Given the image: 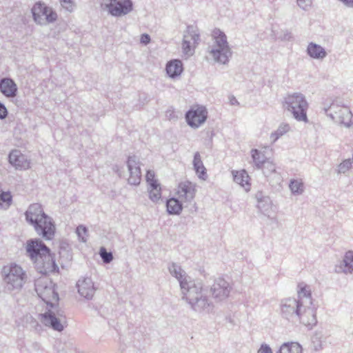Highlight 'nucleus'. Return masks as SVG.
Returning <instances> with one entry per match:
<instances>
[{"label":"nucleus","instance_id":"32","mask_svg":"<svg viewBox=\"0 0 353 353\" xmlns=\"http://www.w3.org/2000/svg\"><path fill=\"white\" fill-rule=\"evenodd\" d=\"M12 201V196L10 192L0 191V205L8 207Z\"/></svg>","mask_w":353,"mask_h":353},{"label":"nucleus","instance_id":"20","mask_svg":"<svg viewBox=\"0 0 353 353\" xmlns=\"http://www.w3.org/2000/svg\"><path fill=\"white\" fill-rule=\"evenodd\" d=\"M1 92L8 97H13L16 95L17 87L13 80L6 78L0 82Z\"/></svg>","mask_w":353,"mask_h":353},{"label":"nucleus","instance_id":"39","mask_svg":"<svg viewBox=\"0 0 353 353\" xmlns=\"http://www.w3.org/2000/svg\"><path fill=\"white\" fill-rule=\"evenodd\" d=\"M311 2V0H297L298 5L303 9H305L308 6H310Z\"/></svg>","mask_w":353,"mask_h":353},{"label":"nucleus","instance_id":"7","mask_svg":"<svg viewBox=\"0 0 353 353\" xmlns=\"http://www.w3.org/2000/svg\"><path fill=\"white\" fill-rule=\"evenodd\" d=\"M35 290L41 299L53 307L59 302V295L54 289V286L50 283L48 285L46 281L39 279L35 285Z\"/></svg>","mask_w":353,"mask_h":353},{"label":"nucleus","instance_id":"35","mask_svg":"<svg viewBox=\"0 0 353 353\" xmlns=\"http://www.w3.org/2000/svg\"><path fill=\"white\" fill-rule=\"evenodd\" d=\"M77 234L83 241H86L88 236V230L85 226L79 225L77 228Z\"/></svg>","mask_w":353,"mask_h":353},{"label":"nucleus","instance_id":"16","mask_svg":"<svg viewBox=\"0 0 353 353\" xmlns=\"http://www.w3.org/2000/svg\"><path fill=\"white\" fill-rule=\"evenodd\" d=\"M9 162L16 168L28 170L30 168V161L19 150H12L9 155Z\"/></svg>","mask_w":353,"mask_h":353},{"label":"nucleus","instance_id":"19","mask_svg":"<svg viewBox=\"0 0 353 353\" xmlns=\"http://www.w3.org/2000/svg\"><path fill=\"white\" fill-rule=\"evenodd\" d=\"M78 292L85 298H90L93 296L94 288L93 282L90 279H83L77 283Z\"/></svg>","mask_w":353,"mask_h":353},{"label":"nucleus","instance_id":"36","mask_svg":"<svg viewBox=\"0 0 353 353\" xmlns=\"http://www.w3.org/2000/svg\"><path fill=\"white\" fill-rule=\"evenodd\" d=\"M252 157L254 161L259 165L260 163H263V161L261 159V154L257 150H252Z\"/></svg>","mask_w":353,"mask_h":353},{"label":"nucleus","instance_id":"3","mask_svg":"<svg viewBox=\"0 0 353 353\" xmlns=\"http://www.w3.org/2000/svg\"><path fill=\"white\" fill-rule=\"evenodd\" d=\"M283 107L291 112L297 121L308 122L307 117L308 103L302 94L293 93L288 94L284 99Z\"/></svg>","mask_w":353,"mask_h":353},{"label":"nucleus","instance_id":"33","mask_svg":"<svg viewBox=\"0 0 353 353\" xmlns=\"http://www.w3.org/2000/svg\"><path fill=\"white\" fill-rule=\"evenodd\" d=\"M352 168V161L350 159L344 160L338 166L337 172L339 174H345Z\"/></svg>","mask_w":353,"mask_h":353},{"label":"nucleus","instance_id":"27","mask_svg":"<svg viewBox=\"0 0 353 353\" xmlns=\"http://www.w3.org/2000/svg\"><path fill=\"white\" fill-rule=\"evenodd\" d=\"M161 185L148 187V192L149 198L153 202H157L161 198Z\"/></svg>","mask_w":353,"mask_h":353},{"label":"nucleus","instance_id":"14","mask_svg":"<svg viewBox=\"0 0 353 353\" xmlns=\"http://www.w3.org/2000/svg\"><path fill=\"white\" fill-rule=\"evenodd\" d=\"M26 252L30 259L34 261L48 253L50 250L39 239H30L26 243Z\"/></svg>","mask_w":353,"mask_h":353},{"label":"nucleus","instance_id":"5","mask_svg":"<svg viewBox=\"0 0 353 353\" xmlns=\"http://www.w3.org/2000/svg\"><path fill=\"white\" fill-rule=\"evenodd\" d=\"M4 281L8 288L20 289L26 281V275L22 268L17 265H10L3 268Z\"/></svg>","mask_w":353,"mask_h":353},{"label":"nucleus","instance_id":"8","mask_svg":"<svg viewBox=\"0 0 353 353\" xmlns=\"http://www.w3.org/2000/svg\"><path fill=\"white\" fill-rule=\"evenodd\" d=\"M32 13L34 21L40 25L54 22L57 18L52 8L41 3H37L33 6Z\"/></svg>","mask_w":353,"mask_h":353},{"label":"nucleus","instance_id":"6","mask_svg":"<svg viewBox=\"0 0 353 353\" xmlns=\"http://www.w3.org/2000/svg\"><path fill=\"white\" fill-rule=\"evenodd\" d=\"M199 34L196 27L188 26L181 43L182 57L188 58L193 55L199 43Z\"/></svg>","mask_w":353,"mask_h":353},{"label":"nucleus","instance_id":"43","mask_svg":"<svg viewBox=\"0 0 353 353\" xmlns=\"http://www.w3.org/2000/svg\"><path fill=\"white\" fill-rule=\"evenodd\" d=\"M166 114L170 119L175 117L174 112L172 110H168Z\"/></svg>","mask_w":353,"mask_h":353},{"label":"nucleus","instance_id":"29","mask_svg":"<svg viewBox=\"0 0 353 353\" xmlns=\"http://www.w3.org/2000/svg\"><path fill=\"white\" fill-rule=\"evenodd\" d=\"M290 188L294 194H301L303 192V183L301 180H292L290 183Z\"/></svg>","mask_w":353,"mask_h":353},{"label":"nucleus","instance_id":"38","mask_svg":"<svg viewBox=\"0 0 353 353\" xmlns=\"http://www.w3.org/2000/svg\"><path fill=\"white\" fill-rule=\"evenodd\" d=\"M179 271H181V270H179ZM174 273H175V276L180 281V284H181V286L182 288H186V285H187V283L184 281V279H183V275L181 273V272H176V270H174Z\"/></svg>","mask_w":353,"mask_h":353},{"label":"nucleus","instance_id":"37","mask_svg":"<svg viewBox=\"0 0 353 353\" xmlns=\"http://www.w3.org/2000/svg\"><path fill=\"white\" fill-rule=\"evenodd\" d=\"M62 6L68 10H72L74 6L73 0H60Z\"/></svg>","mask_w":353,"mask_h":353},{"label":"nucleus","instance_id":"9","mask_svg":"<svg viewBox=\"0 0 353 353\" xmlns=\"http://www.w3.org/2000/svg\"><path fill=\"white\" fill-rule=\"evenodd\" d=\"M208 118V111L203 105H192L185 114L187 123L192 128H197L203 124Z\"/></svg>","mask_w":353,"mask_h":353},{"label":"nucleus","instance_id":"18","mask_svg":"<svg viewBox=\"0 0 353 353\" xmlns=\"http://www.w3.org/2000/svg\"><path fill=\"white\" fill-rule=\"evenodd\" d=\"M212 295L214 298L223 299L229 296L228 284L223 279L216 281L212 288Z\"/></svg>","mask_w":353,"mask_h":353},{"label":"nucleus","instance_id":"28","mask_svg":"<svg viewBox=\"0 0 353 353\" xmlns=\"http://www.w3.org/2000/svg\"><path fill=\"white\" fill-rule=\"evenodd\" d=\"M145 181L148 185V187L154 186L157 185H161L157 179L156 174L153 170H148L145 175Z\"/></svg>","mask_w":353,"mask_h":353},{"label":"nucleus","instance_id":"15","mask_svg":"<svg viewBox=\"0 0 353 353\" xmlns=\"http://www.w3.org/2000/svg\"><path fill=\"white\" fill-rule=\"evenodd\" d=\"M39 320L44 325L51 327L59 332L63 330L66 322L65 319H59L50 312L40 314Z\"/></svg>","mask_w":353,"mask_h":353},{"label":"nucleus","instance_id":"40","mask_svg":"<svg viewBox=\"0 0 353 353\" xmlns=\"http://www.w3.org/2000/svg\"><path fill=\"white\" fill-rule=\"evenodd\" d=\"M257 353H272L271 348L267 345H262Z\"/></svg>","mask_w":353,"mask_h":353},{"label":"nucleus","instance_id":"4","mask_svg":"<svg viewBox=\"0 0 353 353\" xmlns=\"http://www.w3.org/2000/svg\"><path fill=\"white\" fill-rule=\"evenodd\" d=\"M212 37L214 41V47L210 53L214 61L225 63L231 54L226 35L219 29L215 28L212 32Z\"/></svg>","mask_w":353,"mask_h":353},{"label":"nucleus","instance_id":"11","mask_svg":"<svg viewBox=\"0 0 353 353\" xmlns=\"http://www.w3.org/2000/svg\"><path fill=\"white\" fill-rule=\"evenodd\" d=\"M196 183L185 180L179 182L176 188V195L181 202H191L196 194Z\"/></svg>","mask_w":353,"mask_h":353},{"label":"nucleus","instance_id":"24","mask_svg":"<svg viewBox=\"0 0 353 353\" xmlns=\"http://www.w3.org/2000/svg\"><path fill=\"white\" fill-rule=\"evenodd\" d=\"M276 353H303V348L297 342H287L281 345Z\"/></svg>","mask_w":353,"mask_h":353},{"label":"nucleus","instance_id":"30","mask_svg":"<svg viewBox=\"0 0 353 353\" xmlns=\"http://www.w3.org/2000/svg\"><path fill=\"white\" fill-rule=\"evenodd\" d=\"M290 130V127L289 124L284 123L281 124L277 130L272 134V139L275 141L278 139L280 137L288 132Z\"/></svg>","mask_w":353,"mask_h":353},{"label":"nucleus","instance_id":"17","mask_svg":"<svg viewBox=\"0 0 353 353\" xmlns=\"http://www.w3.org/2000/svg\"><path fill=\"white\" fill-rule=\"evenodd\" d=\"M130 176L128 177V183L132 185H138L141 182V172L138 166V163L134 158H129L128 161Z\"/></svg>","mask_w":353,"mask_h":353},{"label":"nucleus","instance_id":"22","mask_svg":"<svg viewBox=\"0 0 353 353\" xmlns=\"http://www.w3.org/2000/svg\"><path fill=\"white\" fill-rule=\"evenodd\" d=\"M166 72L169 77L174 78L179 76L183 70V63L180 60L173 59L166 65Z\"/></svg>","mask_w":353,"mask_h":353},{"label":"nucleus","instance_id":"31","mask_svg":"<svg viewBox=\"0 0 353 353\" xmlns=\"http://www.w3.org/2000/svg\"><path fill=\"white\" fill-rule=\"evenodd\" d=\"M343 262L346 268L345 271L351 272L353 270V252L348 251L345 253Z\"/></svg>","mask_w":353,"mask_h":353},{"label":"nucleus","instance_id":"25","mask_svg":"<svg viewBox=\"0 0 353 353\" xmlns=\"http://www.w3.org/2000/svg\"><path fill=\"white\" fill-rule=\"evenodd\" d=\"M167 211L170 214H179L183 210L181 202L175 198L168 199L166 203Z\"/></svg>","mask_w":353,"mask_h":353},{"label":"nucleus","instance_id":"10","mask_svg":"<svg viewBox=\"0 0 353 353\" xmlns=\"http://www.w3.org/2000/svg\"><path fill=\"white\" fill-rule=\"evenodd\" d=\"M105 5L109 13L115 17L125 15L133 9L131 0H105Z\"/></svg>","mask_w":353,"mask_h":353},{"label":"nucleus","instance_id":"42","mask_svg":"<svg viewBox=\"0 0 353 353\" xmlns=\"http://www.w3.org/2000/svg\"><path fill=\"white\" fill-rule=\"evenodd\" d=\"M150 41V36L147 34H142L141 37V42L143 44H148Z\"/></svg>","mask_w":353,"mask_h":353},{"label":"nucleus","instance_id":"13","mask_svg":"<svg viewBox=\"0 0 353 353\" xmlns=\"http://www.w3.org/2000/svg\"><path fill=\"white\" fill-rule=\"evenodd\" d=\"M38 272L42 274H48L56 271L57 266L55 263L54 256L49 250L42 256L34 261Z\"/></svg>","mask_w":353,"mask_h":353},{"label":"nucleus","instance_id":"1","mask_svg":"<svg viewBox=\"0 0 353 353\" xmlns=\"http://www.w3.org/2000/svg\"><path fill=\"white\" fill-rule=\"evenodd\" d=\"M299 288L298 300H286L282 305V311L285 314L295 312L301 323L308 327L313 326L316 323V317L310 290L303 283L299 284Z\"/></svg>","mask_w":353,"mask_h":353},{"label":"nucleus","instance_id":"2","mask_svg":"<svg viewBox=\"0 0 353 353\" xmlns=\"http://www.w3.org/2000/svg\"><path fill=\"white\" fill-rule=\"evenodd\" d=\"M26 219L34 225L36 232L47 240L53 239L56 228L51 219L43 212L41 205L34 203L30 205L26 212Z\"/></svg>","mask_w":353,"mask_h":353},{"label":"nucleus","instance_id":"12","mask_svg":"<svg viewBox=\"0 0 353 353\" xmlns=\"http://www.w3.org/2000/svg\"><path fill=\"white\" fill-rule=\"evenodd\" d=\"M329 115L336 121L345 125H350L352 123V114L349 108L345 105L332 103L329 109Z\"/></svg>","mask_w":353,"mask_h":353},{"label":"nucleus","instance_id":"26","mask_svg":"<svg viewBox=\"0 0 353 353\" xmlns=\"http://www.w3.org/2000/svg\"><path fill=\"white\" fill-rule=\"evenodd\" d=\"M307 53L314 59H323L326 55V52L321 46L313 43L308 45Z\"/></svg>","mask_w":353,"mask_h":353},{"label":"nucleus","instance_id":"41","mask_svg":"<svg viewBox=\"0 0 353 353\" xmlns=\"http://www.w3.org/2000/svg\"><path fill=\"white\" fill-rule=\"evenodd\" d=\"M8 114L7 109L6 107L0 103V119H4Z\"/></svg>","mask_w":353,"mask_h":353},{"label":"nucleus","instance_id":"21","mask_svg":"<svg viewBox=\"0 0 353 353\" xmlns=\"http://www.w3.org/2000/svg\"><path fill=\"white\" fill-rule=\"evenodd\" d=\"M194 168L199 179L206 181L208 179L207 170L203 165L199 152L195 153L193 160Z\"/></svg>","mask_w":353,"mask_h":353},{"label":"nucleus","instance_id":"23","mask_svg":"<svg viewBox=\"0 0 353 353\" xmlns=\"http://www.w3.org/2000/svg\"><path fill=\"white\" fill-rule=\"evenodd\" d=\"M234 181L243 187L246 191L250 190V177L245 170L233 171Z\"/></svg>","mask_w":353,"mask_h":353},{"label":"nucleus","instance_id":"34","mask_svg":"<svg viewBox=\"0 0 353 353\" xmlns=\"http://www.w3.org/2000/svg\"><path fill=\"white\" fill-rule=\"evenodd\" d=\"M100 255L104 263H110L112 259V254L111 252H108L104 248H101L100 249Z\"/></svg>","mask_w":353,"mask_h":353}]
</instances>
